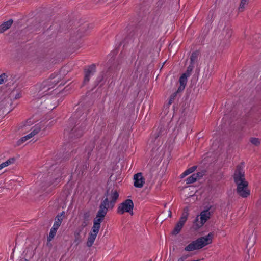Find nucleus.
Returning a JSON list of instances; mask_svg holds the SVG:
<instances>
[{
  "label": "nucleus",
  "instance_id": "7c9ffc66",
  "mask_svg": "<svg viewBox=\"0 0 261 261\" xmlns=\"http://www.w3.org/2000/svg\"><path fill=\"white\" fill-rule=\"evenodd\" d=\"M228 33H229V34H228V37H229L231 35V30H228Z\"/></svg>",
  "mask_w": 261,
  "mask_h": 261
},
{
  "label": "nucleus",
  "instance_id": "a878e982",
  "mask_svg": "<svg viewBox=\"0 0 261 261\" xmlns=\"http://www.w3.org/2000/svg\"><path fill=\"white\" fill-rule=\"evenodd\" d=\"M8 75L6 73L0 75V85L4 84L7 81Z\"/></svg>",
  "mask_w": 261,
  "mask_h": 261
},
{
  "label": "nucleus",
  "instance_id": "423d86ee",
  "mask_svg": "<svg viewBox=\"0 0 261 261\" xmlns=\"http://www.w3.org/2000/svg\"><path fill=\"white\" fill-rule=\"evenodd\" d=\"M189 216V209L188 207H186L184 209V212L179 219V221L176 225L174 229L172 231V234L176 235L180 232L185 222L187 221Z\"/></svg>",
  "mask_w": 261,
  "mask_h": 261
},
{
  "label": "nucleus",
  "instance_id": "9d476101",
  "mask_svg": "<svg viewBox=\"0 0 261 261\" xmlns=\"http://www.w3.org/2000/svg\"><path fill=\"white\" fill-rule=\"evenodd\" d=\"M98 231L95 230L94 229H91L87 238V241L86 242L87 246L90 247L93 245L97 236V234L98 233Z\"/></svg>",
  "mask_w": 261,
  "mask_h": 261
},
{
  "label": "nucleus",
  "instance_id": "f03ea898",
  "mask_svg": "<svg viewBox=\"0 0 261 261\" xmlns=\"http://www.w3.org/2000/svg\"><path fill=\"white\" fill-rule=\"evenodd\" d=\"M119 196V192L115 189L108 190L106 194L105 199L102 201L105 203L108 206L112 209Z\"/></svg>",
  "mask_w": 261,
  "mask_h": 261
},
{
  "label": "nucleus",
  "instance_id": "2f4dec72",
  "mask_svg": "<svg viewBox=\"0 0 261 261\" xmlns=\"http://www.w3.org/2000/svg\"><path fill=\"white\" fill-rule=\"evenodd\" d=\"M185 258L184 257H180L179 258L177 261H184Z\"/></svg>",
  "mask_w": 261,
  "mask_h": 261
},
{
  "label": "nucleus",
  "instance_id": "6ab92c4d",
  "mask_svg": "<svg viewBox=\"0 0 261 261\" xmlns=\"http://www.w3.org/2000/svg\"><path fill=\"white\" fill-rule=\"evenodd\" d=\"M199 57H200V54L198 51L192 53L190 57L191 64L194 65L198 61Z\"/></svg>",
  "mask_w": 261,
  "mask_h": 261
},
{
  "label": "nucleus",
  "instance_id": "4468645a",
  "mask_svg": "<svg viewBox=\"0 0 261 261\" xmlns=\"http://www.w3.org/2000/svg\"><path fill=\"white\" fill-rule=\"evenodd\" d=\"M189 76L187 73H184L179 79L180 86L179 87L177 92H181L185 89V86L187 82V78Z\"/></svg>",
  "mask_w": 261,
  "mask_h": 261
},
{
  "label": "nucleus",
  "instance_id": "a211bd4d",
  "mask_svg": "<svg viewBox=\"0 0 261 261\" xmlns=\"http://www.w3.org/2000/svg\"><path fill=\"white\" fill-rule=\"evenodd\" d=\"M64 212H63L60 215H57L55 219V221L54 223L53 227L57 229H58L63 220L62 216L64 215Z\"/></svg>",
  "mask_w": 261,
  "mask_h": 261
},
{
  "label": "nucleus",
  "instance_id": "aec40b11",
  "mask_svg": "<svg viewBox=\"0 0 261 261\" xmlns=\"http://www.w3.org/2000/svg\"><path fill=\"white\" fill-rule=\"evenodd\" d=\"M196 168V166H193V167L188 169L180 175V177L181 178H182L185 177V176H186L187 175L190 174V173H192L193 172H194Z\"/></svg>",
  "mask_w": 261,
  "mask_h": 261
},
{
  "label": "nucleus",
  "instance_id": "f8f14e48",
  "mask_svg": "<svg viewBox=\"0 0 261 261\" xmlns=\"http://www.w3.org/2000/svg\"><path fill=\"white\" fill-rule=\"evenodd\" d=\"M95 71V65L89 66L85 70V77L84 82L86 83L89 81L90 77L93 75Z\"/></svg>",
  "mask_w": 261,
  "mask_h": 261
},
{
  "label": "nucleus",
  "instance_id": "cd10ccee",
  "mask_svg": "<svg viewBox=\"0 0 261 261\" xmlns=\"http://www.w3.org/2000/svg\"><path fill=\"white\" fill-rule=\"evenodd\" d=\"M194 68V65L193 64H190L187 68V71L185 73H187V75L188 76H190L191 74V72L193 70Z\"/></svg>",
  "mask_w": 261,
  "mask_h": 261
},
{
  "label": "nucleus",
  "instance_id": "1a4fd4ad",
  "mask_svg": "<svg viewBox=\"0 0 261 261\" xmlns=\"http://www.w3.org/2000/svg\"><path fill=\"white\" fill-rule=\"evenodd\" d=\"M41 128V127L40 125L37 124L32 127L31 128V130H32L31 132L28 135L22 137L20 139V141L22 142H23L31 138H32L33 136H34L35 135L37 134L40 130Z\"/></svg>",
  "mask_w": 261,
  "mask_h": 261
},
{
  "label": "nucleus",
  "instance_id": "2eb2a0df",
  "mask_svg": "<svg viewBox=\"0 0 261 261\" xmlns=\"http://www.w3.org/2000/svg\"><path fill=\"white\" fill-rule=\"evenodd\" d=\"M199 249L196 240L192 241L191 243L188 245L184 249L186 251H192L195 250Z\"/></svg>",
  "mask_w": 261,
  "mask_h": 261
},
{
  "label": "nucleus",
  "instance_id": "9b49d317",
  "mask_svg": "<svg viewBox=\"0 0 261 261\" xmlns=\"http://www.w3.org/2000/svg\"><path fill=\"white\" fill-rule=\"evenodd\" d=\"M134 184L135 187L142 188L144 184V179L141 173L136 174L134 176Z\"/></svg>",
  "mask_w": 261,
  "mask_h": 261
},
{
  "label": "nucleus",
  "instance_id": "dca6fc26",
  "mask_svg": "<svg viewBox=\"0 0 261 261\" xmlns=\"http://www.w3.org/2000/svg\"><path fill=\"white\" fill-rule=\"evenodd\" d=\"M13 23V20L10 19L7 21L4 22L0 25V33H2L9 29Z\"/></svg>",
  "mask_w": 261,
  "mask_h": 261
},
{
  "label": "nucleus",
  "instance_id": "b1692460",
  "mask_svg": "<svg viewBox=\"0 0 261 261\" xmlns=\"http://www.w3.org/2000/svg\"><path fill=\"white\" fill-rule=\"evenodd\" d=\"M249 0H241L239 7V11L242 12L244 11L245 6L247 5Z\"/></svg>",
  "mask_w": 261,
  "mask_h": 261
},
{
  "label": "nucleus",
  "instance_id": "72a5a7b5",
  "mask_svg": "<svg viewBox=\"0 0 261 261\" xmlns=\"http://www.w3.org/2000/svg\"><path fill=\"white\" fill-rule=\"evenodd\" d=\"M149 261H151V260H149Z\"/></svg>",
  "mask_w": 261,
  "mask_h": 261
},
{
  "label": "nucleus",
  "instance_id": "4be33fe9",
  "mask_svg": "<svg viewBox=\"0 0 261 261\" xmlns=\"http://www.w3.org/2000/svg\"><path fill=\"white\" fill-rule=\"evenodd\" d=\"M14 159H10L0 164V170L13 163Z\"/></svg>",
  "mask_w": 261,
  "mask_h": 261
},
{
  "label": "nucleus",
  "instance_id": "393cba45",
  "mask_svg": "<svg viewBox=\"0 0 261 261\" xmlns=\"http://www.w3.org/2000/svg\"><path fill=\"white\" fill-rule=\"evenodd\" d=\"M250 141L253 145L256 146L259 145L260 143V139L257 138H251L250 139Z\"/></svg>",
  "mask_w": 261,
  "mask_h": 261
},
{
  "label": "nucleus",
  "instance_id": "412c9836",
  "mask_svg": "<svg viewBox=\"0 0 261 261\" xmlns=\"http://www.w3.org/2000/svg\"><path fill=\"white\" fill-rule=\"evenodd\" d=\"M199 176L198 174H193L190 177H188L186 179L187 184H192L196 181L198 177Z\"/></svg>",
  "mask_w": 261,
  "mask_h": 261
},
{
  "label": "nucleus",
  "instance_id": "20e7f679",
  "mask_svg": "<svg viewBox=\"0 0 261 261\" xmlns=\"http://www.w3.org/2000/svg\"><path fill=\"white\" fill-rule=\"evenodd\" d=\"M244 164H241L238 165L235 170L233 174V179L236 185L247 182L245 178V172L244 171Z\"/></svg>",
  "mask_w": 261,
  "mask_h": 261
},
{
  "label": "nucleus",
  "instance_id": "6e6552de",
  "mask_svg": "<svg viewBox=\"0 0 261 261\" xmlns=\"http://www.w3.org/2000/svg\"><path fill=\"white\" fill-rule=\"evenodd\" d=\"M237 192L243 198L247 197L250 195V190L248 189V182L237 185Z\"/></svg>",
  "mask_w": 261,
  "mask_h": 261
},
{
  "label": "nucleus",
  "instance_id": "ddd939ff",
  "mask_svg": "<svg viewBox=\"0 0 261 261\" xmlns=\"http://www.w3.org/2000/svg\"><path fill=\"white\" fill-rule=\"evenodd\" d=\"M109 209H111V207L108 206L105 203H103L101 202L100 204L99 209L97 213L96 216L103 219L106 215Z\"/></svg>",
  "mask_w": 261,
  "mask_h": 261
},
{
  "label": "nucleus",
  "instance_id": "473e14b6",
  "mask_svg": "<svg viewBox=\"0 0 261 261\" xmlns=\"http://www.w3.org/2000/svg\"><path fill=\"white\" fill-rule=\"evenodd\" d=\"M169 216L170 217H171V211L170 210H169Z\"/></svg>",
  "mask_w": 261,
  "mask_h": 261
},
{
  "label": "nucleus",
  "instance_id": "7ed1b4c3",
  "mask_svg": "<svg viewBox=\"0 0 261 261\" xmlns=\"http://www.w3.org/2000/svg\"><path fill=\"white\" fill-rule=\"evenodd\" d=\"M211 215L208 208L201 211L200 214L196 216L193 222L195 228L197 229L201 228L210 218Z\"/></svg>",
  "mask_w": 261,
  "mask_h": 261
},
{
  "label": "nucleus",
  "instance_id": "c756f323",
  "mask_svg": "<svg viewBox=\"0 0 261 261\" xmlns=\"http://www.w3.org/2000/svg\"><path fill=\"white\" fill-rule=\"evenodd\" d=\"M22 97V93L21 92H18L15 96L14 99H19Z\"/></svg>",
  "mask_w": 261,
  "mask_h": 261
},
{
  "label": "nucleus",
  "instance_id": "0eeeda50",
  "mask_svg": "<svg viewBox=\"0 0 261 261\" xmlns=\"http://www.w3.org/2000/svg\"><path fill=\"white\" fill-rule=\"evenodd\" d=\"M214 234L212 232L209 233L207 235L199 238L196 240L199 249L210 244L212 242Z\"/></svg>",
  "mask_w": 261,
  "mask_h": 261
},
{
  "label": "nucleus",
  "instance_id": "5701e85b",
  "mask_svg": "<svg viewBox=\"0 0 261 261\" xmlns=\"http://www.w3.org/2000/svg\"><path fill=\"white\" fill-rule=\"evenodd\" d=\"M57 231V229L52 227V228H51V229L50 230L49 236L47 238V241L48 242H50V241H51L52 239L55 237V235L56 234Z\"/></svg>",
  "mask_w": 261,
  "mask_h": 261
},
{
  "label": "nucleus",
  "instance_id": "f3484780",
  "mask_svg": "<svg viewBox=\"0 0 261 261\" xmlns=\"http://www.w3.org/2000/svg\"><path fill=\"white\" fill-rule=\"evenodd\" d=\"M103 219L102 218L96 216L95 218L94 219L93 225L92 228L99 231L100 227V223L102 221Z\"/></svg>",
  "mask_w": 261,
  "mask_h": 261
},
{
  "label": "nucleus",
  "instance_id": "bb28decb",
  "mask_svg": "<svg viewBox=\"0 0 261 261\" xmlns=\"http://www.w3.org/2000/svg\"><path fill=\"white\" fill-rule=\"evenodd\" d=\"M32 124V123H31V120L27 121L25 122V123L24 124H23V126H21V129L24 131L27 130V129H29L28 126H30Z\"/></svg>",
  "mask_w": 261,
  "mask_h": 261
},
{
  "label": "nucleus",
  "instance_id": "39448f33",
  "mask_svg": "<svg viewBox=\"0 0 261 261\" xmlns=\"http://www.w3.org/2000/svg\"><path fill=\"white\" fill-rule=\"evenodd\" d=\"M133 207L134 203L133 201L130 199H126L119 205L117 208V213L121 215L125 213H128L133 215Z\"/></svg>",
  "mask_w": 261,
  "mask_h": 261
},
{
  "label": "nucleus",
  "instance_id": "c85d7f7f",
  "mask_svg": "<svg viewBox=\"0 0 261 261\" xmlns=\"http://www.w3.org/2000/svg\"><path fill=\"white\" fill-rule=\"evenodd\" d=\"M178 92H177V91L176 92H175L173 94H172V95L171 96L170 99H169V104L172 103L173 101L174 100L175 97L177 96V93Z\"/></svg>",
  "mask_w": 261,
  "mask_h": 261
},
{
  "label": "nucleus",
  "instance_id": "f257e3e1",
  "mask_svg": "<svg viewBox=\"0 0 261 261\" xmlns=\"http://www.w3.org/2000/svg\"><path fill=\"white\" fill-rule=\"evenodd\" d=\"M57 83L56 80L51 79L44 81L41 84L37 85V88L38 89L39 96H43L50 94L49 91L55 86Z\"/></svg>",
  "mask_w": 261,
  "mask_h": 261
}]
</instances>
